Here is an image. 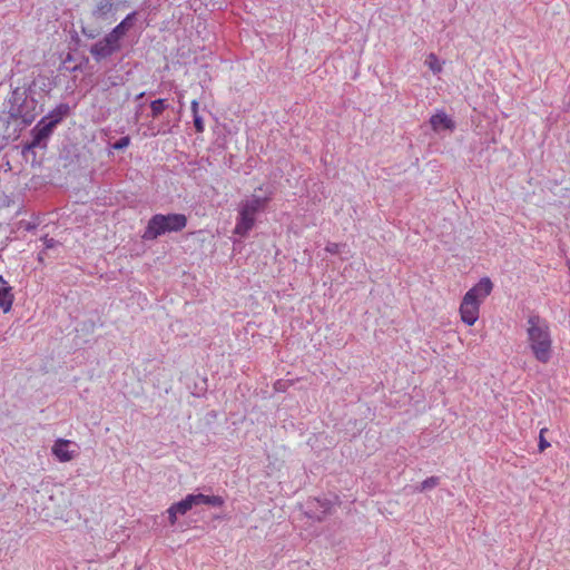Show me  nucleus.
<instances>
[{
	"mask_svg": "<svg viewBox=\"0 0 570 570\" xmlns=\"http://www.w3.org/2000/svg\"><path fill=\"white\" fill-rule=\"evenodd\" d=\"M130 144V138L128 136L121 137L118 141L114 144L115 149H124L128 147Z\"/></svg>",
	"mask_w": 570,
	"mask_h": 570,
	"instance_id": "nucleus-19",
	"label": "nucleus"
},
{
	"mask_svg": "<svg viewBox=\"0 0 570 570\" xmlns=\"http://www.w3.org/2000/svg\"><path fill=\"white\" fill-rule=\"evenodd\" d=\"M167 512H168L169 522L171 525H174L177 521V514H179V513L176 511V509L174 508L173 504L169 507Z\"/></svg>",
	"mask_w": 570,
	"mask_h": 570,
	"instance_id": "nucleus-20",
	"label": "nucleus"
},
{
	"mask_svg": "<svg viewBox=\"0 0 570 570\" xmlns=\"http://www.w3.org/2000/svg\"><path fill=\"white\" fill-rule=\"evenodd\" d=\"M53 245H55V239L53 238H45V246L47 248H51V247H53Z\"/></svg>",
	"mask_w": 570,
	"mask_h": 570,
	"instance_id": "nucleus-24",
	"label": "nucleus"
},
{
	"mask_svg": "<svg viewBox=\"0 0 570 570\" xmlns=\"http://www.w3.org/2000/svg\"><path fill=\"white\" fill-rule=\"evenodd\" d=\"M439 484V478L431 476L421 483V490L432 489Z\"/></svg>",
	"mask_w": 570,
	"mask_h": 570,
	"instance_id": "nucleus-18",
	"label": "nucleus"
},
{
	"mask_svg": "<svg viewBox=\"0 0 570 570\" xmlns=\"http://www.w3.org/2000/svg\"><path fill=\"white\" fill-rule=\"evenodd\" d=\"M325 249L331 254H337L340 252V245L337 243H328Z\"/></svg>",
	"mask_w": 570,
	"mask_h": 570,
	"instance_id": "nucleus-21",
	"label": "nucleus"
},
{
	"mask_svg": "<svg viewBox=\"0 0 570 570\" xmlns=\"http://www.w3.org/2000/svg\"><path fill=\"white\" fill-rule=\"evenodd\" d=\"M425 65L434 72L440 73L442 71V62H440L439 58L435 53L428 55L425 59Z\"/></svg>",
	"mask_w": 570,
	"mask_h": 570,
	"instance_id": "nucleus-15",
	"label": "nucleus"
},
{
	"mask_svg": "<svg viewBox=\"0 0 570 570\" xmlns=\"http://www.w3.org/2000/svg\"><path fill=\"white\" fill-rule=\"evenodd\" d=\"M136 12L129 13L120 23H118L110 33L114 35L117 39L120 41L126 36V33L130 30V28L134 26Z\"/></svg>",
	"mask_w": 570,
	"mask_h": 570,
	"instance_id": "nucleus-11",
	"label": "nucleus"
},
{
	"mask_svg": "<svg viewBox=\"0 0 570 570\" xmlns=\"http://www.w3.org/2000/svg\"><path fill=\"white\" fill-rule=\"evenodd\" d=\"M195 505L207 504L213 507H222L224 499L219 495L191 494Z\"/></svg>",
	"mask_w": 570,
	"mask_h": 570,
	"instance_id": "nucleus-12",
	"label": "nucleus"
},
{
	"mask_svg": "<svg viewBox=\"0 0 570 570\" xmlns=\"http://www.w3.org/2000/svg\"><path fill=\"white\" fill-rule=\"evenodd\" d=\"M525 344L533 358L548 364L553 356V338L550 324L539 314H530L524 324Z\"/></svg>",
	"mask_w": 570,
	"mask_h": 570,
	"instance_id": "nucleus-1",
	"label": "nucleus"
},
{
	"mask_svg": "<svg viewBox=\"0 0 570 570\" xmlns=\"http://www.w3.org/2000/svg\"><path fill=\"white\" fill-rule=\"evenodd\" d=\"M173 505L179 514H185L195 505V503L191 494H188L184 500L174 503Z\"/></svg>",
	"mask_w": 570,
	"mask_h": 570,
	"instance_id": "nucleus-14",
	"label": "nucleus"
},
{
	"mask_svg": "<svg viewBox=\"0 0 570 570\" xmlns=\"http://www.w3.org/2000/svg\"><path fill=\"white\" fill-rule=\"evenodd\" d=\"M13 299L14 295L12 293V287L2 276H0V308L3 313L10 312Z\"/></svg>",
	"mask_w": 570,
	"mask_h": 570,
	"instance_id": "nucleus-8",
	"label": "nucleus"
},
{
	"mask_svg": "<svg viewBox=\"0 0 570 570\" xmlns=\"http://www.w3.org/2000/svg\"><path fill=\"white\" fill-rule=\"evenodd\" d=\"M191 111L194 116H198V102L196 100L191 101Z\"/></svg>",
	"mask_w": 570,
	"mask_h": 570,
	"instance_id": "nucleus-23",
	"label": "nucleus"
},
{
	"mask_svg": "<svg viewBox=\"0 0 570 570\" xmlns=\"http://www.w3.org/2000/svg\"><path fill=\"white\" fill-rule=\"evenodd\" d=\"M52 454L59 462H69L77 456V445L70 440L58 439L52 445Z\"/></svg>",
	"mask_w": 570,
	"mask_h": 570,
	"instance_id": "nucleus-6",
	"label": "nucleus"
},
{
	"mask_svg": "<svg viewBox=\"0 0 570 570\" xmlns=\"http://www.w3.org/2000/svg\"><path fill=\"white\" fill-rule=\"evenodd\" d=\"M547 432H548L547 428H542L540 430V433H539V444H538L539 452H543V451H546L550 446V443L547 441V439L544 436V434Z\"/></svg>",
	"mask_w": 570,
	"mask_h": 570,
	"instance_id": "nucleus-17",
	"label": "nucleus"
},
{
	"mask_svg": "<svg viewBox=\"0 0 570 570\" xmlns=\"http://www.w3.org/2000/svg\"><path fill=\"white\" fill-rule=\"evenodd\" d=\"M430 124L434 131H439L441 129H454V121L444 111L434 114L430 119Z\"/></svg>",
	"mask_w": 570,
	"mask_h": 570,
	"instance_id": "nucleus-9",
	"label": "nucleus"
},
{
	"mask_svg": "<svg viewBox=\"0 0 570 570\" xmlns=\"http://www.w3.org/2000/svg\"><path fill=\"white\" fill-rule=\"evenodd\" d=\"M60 116H57L55 119H51L48 122H45V119H42L36 127L33 146L38 145L41 141V139L48 137L52 131L53 127L60 121Z\"/></svg>",
	"mask_w": 570,
	"mask_h": 570,
	"instance_id": "nucleus-10",
	"label": "nucleus"
},
{
	"mask_svg": "<svg viewBox=\"0 0 570 570\" xmlns=\"http://www.w3.org/2000/svg\"><path fill=\"white\" fill-rule=\"evenodd\" d=\"M263 191L262 187L255 189L249 197L240 200L237 207V218L234 233L239 236H246L256 224V217L263 213L272 199V193Z\"/></svg>",
	"mask_w": 570,
	"mask_h": 570,
	"instance_id": "nucleus-2",
	"label": "nucleus"
},
{
	"mask_svg": "<svg viewBox=\"0 0 570 570\" xmlns=\"http://www.w3.org/2000/svg\"><path fill=\"white\" fill-rule=\"evenodd\" d=\"M120 49L121 41L109 32L101 40L91 46L90 53L96 61H100L111 57Z\"/></svg>",
	"mask_w": 570,
	"mask_h": 570,
	"instance_id": "nucleus-5",
	"label": "nucleus"
},
{
	"mask_svg": "<svg viewBox=\"0 0 570 570\" xmlns=\"http://www.w3.org/2000/svg\"><path fill=\"white\" fill-rule=\"evenodd\" d=\"M37 107L38 104L33 98H26L22 105L17 109L16 116L19 117L23 124L30 125L39 114Z\"/></svg>",
	"mask_w": 570,
	"mask_h": 570,
	"instance_id": "nucleus-7",
	"label": "nucleus"
},
{
	"mask_svg": "<svg viewBox=\"0 0 570 570\" xmlns=\"http://www.w3.org/2000/svg\"><path fill=\"white\" fill-rule=\"evenodd\" d=\"M186 225L187 217L184 214H156L149 219L142 238L153 240L165 233L180 232Z\"/></svg>",
	"mask_w": 570,
	"mask_h": 570,
	"instance_id": "nucleus-4",
	"label": "nucleus"
},
{
	"mask_svg": "<svg viewBox=\"0 0 570 570\" xmlns=\"http://www.w3.org/2000/svg\"><path fill=\"white\" fill-rule=\"evenodd\" d=\"M493 283L489 277H482L463 296L459 313L461 321L472 326L480 317V307L484 299L492 293Z\"/></svg>",
	"mask_w": 570,
	"mask_h": 570,
	"instance_id": "nucleus-3",
	"label": "nucleus"
},
{
	"mask_svg": "<svg viewBox=\"0 0 570 570\" xmlns=\"http://www.w3.org/2000/svg\"><path fill=\"white\" fill-rule=\"evenodd\" d=\"M112 9L114 4L110 0H101L95 10V16L98 18H105L111 13Z\"/></svg>",
	"mask_w": 570,
	"mask_h": 570,
	"instance_id": "nucleus-13",
	"label": "nucleus"
},
{
	"mask_svg": "<svg viewBox=\"0 0 570 570\" xmlns=\"http://www.w3.org/2000/svg\"><path fill=\"white\" fill-rule=\"evenodd\" d=\"M165 108H166V106H165V100L164 99H157V100H154L150 104L151 115H153L154 118H156L160 114H163Z\"/></svg>",
	"mask_w": 570,
	"mask_h": 570,
	"instance_id": "nucleus-16",
	"label": "nucleus"
},
{
	"mask_svg": "<svg viewBox=\"0 0 570 570\" xmlns=\"http://www.w3.org/2000/svg\"><path fill=\"white\" fill-rule=\"evenodd\" d=\"M194 125L198 132H202L204 130V124L199 116H194Z\"/></svg>",
	"mask_w": 570,
	"mask_h": 570,
	"instance_id": "nucleus-22",
	"label": "nucleus"
}]
</instances>
